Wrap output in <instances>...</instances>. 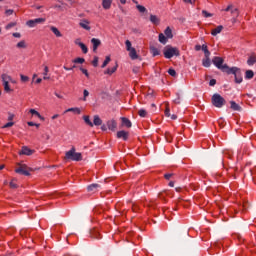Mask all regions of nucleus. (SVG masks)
Masks as SVG:
<instances>
[{
	"mask_svg": "<svg viewBox=\"0 0 256 256\" xmlns=\"http://www.w3.org/2000/svg\"><path fill=\"white\" fill-rule=\"evenodd\" d=\"M65 159L70 161H83V155L81 152H75V147H72L71 150L66 152Z\"/></svg>",
	"mask_w": 256,
	"mask_h": 256,
	"instance_id": "f257e3e1",
	"label": "nucleus"
},
{
	"mask_svg": "<svg viewBox=\"0 0 256 256\" xmlns=\"http://www.w3.org/2000/svg\"><path fill=\"white\" fill-rule=\"evenodd\" d=\"M180 52L177 47H172L170 45L164 48V57L165 59H172V57H179Z\"/></svg>",
	"mask_w": 256,
	"mask_h": 256,
	"instance_id": "f03ea898",
	"label": "nucleus"
},
{
	"mask_svg": "<svg viewBox=\"0 0 256 256\" xmlns=\"http://www.w3.org/2000/svg\"><path fill=\"white\" fill-rule=\"evenodd\" d=\"M225 60H223V58L219 57V56H215L212 59V63L215 65V67H217V69H220V71H222L223 73H227L228 69H230V67L227 64H223Z\"/></svg>",
	"mask_w": 256,
	"mask_h": 256,
	"instance_id": "7ed1b4c3",
	"label": "nucleus"
},
{
	"mask_svg": "<svg viewBox=\"0 0 256 256\" xmlns=\"http://www.w3.org/2000/svg\"><path fill=\"white\" fill-rule=\"evenodd\" d=\"M211 101L212 105L214 107H217V109H221L222 107H224L225 103H227V101H225V98L217 93L213 94Z\"/></svg>",
	"mask_w": 256,
	"mask_h": 256,
	"instance_id": "20e7f679",
	"label": "nucleus"
},
{
	"mask_svg": "<svg viewBox=\"0 0 256 256\" xmlns=\"http://www.w3.org/2000/svg\"><path fill=\"white\" fill-rule=\"evenodd\" d=\"M227 75H234L235 77V83H243V76L241 74V69L237 67L229 68L226 72Z\"/></svg>",
	"mask_w": 256,
	"mask_h": 256,
	"instance_id": "39448f33",
	"label": "nucleus"
},
{
	"mask_svg": "<svg viewBox=\"0 0 256 256\" xmlns=\"http://www.w3.org/2000/svg\"><path fill=\"white\" fill-rule=\"evenodd\" d=\"M15 173H18V175H25L26 177H29L31 173H29V170H27V165L25 164H19V167L15 169Z\"/></svg>",
	"mask_w": 256,
	"mask_h": 256,
	"instance_id": "423d86ee",
	"label": "nucleus"
},
{
	"mask_svg": "<svg viewBox=\"0 0 256 256\" xmlns=\"http://www.w3.org/2000/svg\"><path fill=\"white\" fill-rule=\"evenodd\" d=\"M2 81H3V85H4V91L6 93H11V88L9 87V81H11V76L7 75V74H3L2 75Z\"/></svg>",
	"mask_w": 256,
	"mask_h": 256,
	"instance_id": "0eeeda50",
	"label": "nucleus"
},
{
	"mask_svg": "<svg viewBox=\"0 0 256 256\" xmlns=\"http://www.w3.org/2000/svg\"><path fill=\"white\" fill-rule=\"evenodd\" d=\"M45 22V18H36L33 20H28L26 25L30 28L37 27V25H41Z\"/></svg>",
	"mask_w": 256,
	"mask_h": 256,
	"instance_id": "6e6552de",
	"label": "nucleus"
},
{
	"mask_svg": "<svg viewBox=\"0 0 256 256\" xmlns=\"http://www.w3.org/2000/svg\"><path fill=\"white\" fill-rule=\"evenodd\" d=\"M33 153H35V150H31V148L27 147V146H23L21 151L19 152V155H33Z\"/></svg>",
	"mask_w": 256,
	"mask_h": 256,
	"instance_id": "1a4fd4ad",
	"label": "nucleus"
},
{
	"mask_svg": "<svg viewBox=\"0 0 256 256\" xmlns=\"http://www.w3.org/2000/svg\"><path fill=\"white\" fill-rule=\"evenodd\" d=\"M91 43L93 45V52L97 53V49H99V46L101 45V40L98 38H92Z\"/></svg>",
	"mask_w": 256,
	"mask_h": 256,
	"instance_id": "9d476101",
	"label": "nucleus"
},
{
	"mask_svg": "<svg viewBox=\"0 0 256 256\" xmlns=\"http://www.w3.org/2000/svg\"><path fill=\"white\" fill-rule=\"evenodd\" d=\"M118 139H123V141H127L129 139V132L118 131L117 132Z\"/></svg>",
	"mask_w": 256,
	"mask_h": 256,
	"instance_id": "9b49d317",
	"label": "nucleus"
},
{
	"mask_svg": "<svg viewBox=\"0 0 256 256\" xmlns=\"http://www.w3.org/2000/svg\"><path fill=\"white\" fill-rule=\"evenodd\" d=\"M107 127L110 131H115V129H117V122L115 120H109L107 122Z\"/></svg>",
	"mask_w": 256,
	"mask_h": 256,
	"instance_id": "f8f14e48",
	"label": "nucleus"
},
{
	"mask_svg": "<svg viewBox=\"0 0 256 256\" xmlns=\"http://www.w3.org/2000/svg\"><path fill=\"white\" fill-rule=\"evenodd\" d=\"M129 52V57L135 61V59H139V55H137V50H135V48H132L130 50H128Z\"/></svg>",
	"mask_w": 256,
	"mask_h": 256,
	"instance_id": "ddd939ff",
	"label": "nucleus"
},
{
	"mask_svg": "<svg viewBox=\"0 0 256 256\" xmlns=\"http://www.w3.org/2000/svg\"><path fill=\"white\" fill-rule=\"evenodd\" d=\"M79 25L80 27H82V29H85L86 31H91V26H89V22L87 20H82Z\"/></svg>",
	"mask_w": 256,
	"mask_h": 256,
	"instance_id": "4468645a",
	"label": "nucleus"
},
{
	"mask_svg": "<svg viewBox=\"0 0 256 256\" xmlns=\"http://www.w3.org/2000/svg\"><path fill=\"white\" fill-rule=\"evenodd\" d=\"M159 43H162V45H167L168 38L165 34L160 33L158 36Z\"/></svg>",
	"mask_w": 256,
	"mask_h": 256,
	"instance_id": "2eb2a0df",
	"label": "nucleus"
},
{
	"mask_svg": "<svg viewBox=\"0 0 256 256\" xmlns=\"http://www.w3.org/2000/svg\"><path fill=\"white\" fill-rule=\"evenodd\" d=\"M150 53L153 57H157L158 55H161V51L157 49L155 46H150Z\"/></svg>",
	"mask_w": 256,
	"mask_h": 256,
	"instance_id": "dca6fc26",
	"label": "nucleus"
},
{
	"mask_svg": "<svg viewBox=\"0 0 256 256\" xmlns=\"http://www.w3.org/2000/svg\"><path fill=\"white\" fill-rule=\"evenodd\" d=\"M222 31H223V26L219 25L211 31V35H213V37H217V35H219V33H221Z\"/></svg>",
	"mask_w": 256,
	"mask_h": 256,
	"instance_id": "f3484780",
	"label": "nucleus"
},
{
	"mask_svg": "<svg viewBox=\"0 0 256 256\" xmlns=\"http://www.w3.org/2000/svg\"><path fill=\"white\" fill-rule=\"evenodd\" d=\"M90 237H92V239H101V234H99L98 230L93 229L90 231Z\"/></svg>",
	"mask_w": 256,
	"mask_h": 256,
	"instance_id": "a211bd4d",
	"label": "nucleus"
},
{
	"mask_svg": "<svg viewBox=\"0 0 256 256\" xmlns=\"http://www.w3.org/2000/svg\"><path fill=\"white\" fill-rule=\"evenodd\" d=\"M255 63H256V56L252 54L247 60V65H249V67H253Z\"/></svg>",
	"mask_w": 256,
	"mask_h": 256,
	"instance_id": "6ab92c4d",
	"label": "nucleus"
},
{
	"mask_svg": "<svg viewBox=\"0 0 256 256\" xmlns=\"http://www.w3.org/2000/svg\"><path fill=\"white\" fill-rule=\"evenodd\" d=\"M88 191L89 192H92V191H99V189H101V185L99 184H91L87 187Z\"/></svg>",
	"mask_w": 256,
	"mask_h": 256,
	"instance_id": "aec40b11",
	"label": "nucleus"
},
{
	"mask_svg": "<svg viewBox=\"0 0 256 256\" xmlns=\"http://www.w3.org/2000/svg\"><path fill=\"white\" fill-rule=\"evenodd\" d=\"M102 124H103V120H101L99 115H95L93 120V125H95L96 127H99V125H102Z\"/></svg>",
	"mask_w": 256,
	"mask_h": 256,
	"instance_id": "412c9836",
	"label": "nucleus"
},
{
	"mask_svg": "<svg viewBox=\"0 0 256 256\" xmlns=\"http://www.w3.org/2000/svg\"><path fill=\"white\" fill-rule=\"evenodd\" d=\"M111 3L113 0H102L103 9H111Z\"/></svg>",
	"mask_w": 256,
	"mask_h": 256,
	"instance_id": "4be33fe9",
	"label": "nucleus"
},
{
	"mask_svg": "<svg viewBox=\"0 0 256 256\" xmlns=\"http://www.w3.org/2000/svg\"><path fill=\"white\" fill-rule=\"evenodd\" d=\"M230 107L233 111H241V106H239L235 101L230 102Z\"/></svg>",
	"mask_w": 256,
	"mask_h": 256,
	"instance_id": "5701e85b",
	"label": "nucleus"
},
{
	"mask_svg": "<svg viewBox=\"0 0 256 256\" xmlns=\"http://www.w3.org/2000/svg\"><path fill=\"white\" fill-rule=\"evenodd\" d=\"M164 34L166 35L167 39H173V31L170 27H167L164 31Z\"/></svg>",
	"mask_w": 256,
	"mask_h": 256,
	"instance_id": "b1692460",
	"label": "nucleus"
},
{
	"mask_svg": "<svg viewBox=\"0 0 256 256\" xmlns=\"http://www.w3.org/2000/svg\"><path fill=\"white\" fill-rule=\"evenodd\" d=\"M64 113H77V115H81V109H79V108H68Z\"/></svg>",
	"mask_w": 256,
	"mask_h": 256,
	"instance_id": "393cba45",
	"label": "nucleus"
},
{
	"mask_svg": "<svg viewBox=\"0 0 256 256\" xmlns=\"http://www.w3.org/2000/svg\"><path fill=\"white\" fill-rule=\"evenodd\" d=\"M117 67H118V65L116 64L114 67L108 68V69L104 72L105 75H113V73H115V71H117Z\"/></svg>",
	"mask_w": 256,
	"mask_h": 256,
	"instance_id": "a878e982",
	"label": "nucleus"
},
{
	"mask_svg": "<svg viewBox=\"0 0 256 256\" xmlns=\"http://www.w3.org/2000/svg\"><path fill=\"white\" fill-rule=\"evenodd\" d=\"M17 49H27V42L22 40L16 44Z\"/></svg>",
	"mask_w": 256,
	"mask_h": 256,
	"instance_id": "bb28decb",
	"label": "nucleus"
},
{
	"mask_svg": "<svg viewBox=\"0 0 256 256\" xmlns=\"http://www.w3.org/2000/svg\"><path fill=\"white\" fill-rule=\"evenodd\" d=\"M50 30L52 31V33H54V35H56V37H62L61 31H59L57 27L51 26Z\"/></svg>",
	"mask_w": 256,
	"mask_h": 256,
	"instance_id": "cd10ccee",
	"label": "nucleus"
},
{
	"mask_svg": "<svg viewBox=\"0 0 256 256\" xmlns=\"http://www.w3.org/2000/svg\"><path fill=\"white\" fill-rule=\"evenodd\" d=\"M30 113H31V115H36V117L38 119H41V121L45 120V118L43 116H41V114L39 112H37V110H35V109H30Z\"/></svg>",
	"mask_w": 256,
	"mask_h": 256,
	"instance_id": "c85d7f7f",
	"label": "nucleus"
},
{
	"mask_svg": "<svg viewBox=\"0 0 256 256\" xmlns=\"http://www.w3.org/2000/svg\"><path fill=\"white\" fill-rule=\"evenodd\" d=\"M122 125L124 126V127H128V128H130L131 127V120H129L128 118H125V117H123L122 118Z\"/></svg>",
	"mask_w": 256,
	"mask_h": 256,
	"instance_id": "c756f323",
	"label": "nucleus"
},
{
	"mask_svg": "<svg viewBox=\"0 0 256 256\" xmlns=\"http://www.w3.org/2000/svg\"><path fill=\"white\" fill-rule=\"evenodd\" d=\"M253 77H255L253 70H247L245 73V79H253Z\"/></svg>",
	"mask_w": 256,
	"mask_h": 256,
	"instance_id": "7c9ffc66",
	"label": "nucleus"
},
{
	"mask_svg": "<svg viewBox=\"0 0 256 256\" xmlns=\"http://www.w3.org/2000/svg\"><path fill=\"white\" fill-rule=\"evenodd\" d=\"M150 21L154 25H159V18L156 15L151 14L150 15Z\"/></svg>",
	"mask_w": 256,
	"mask_h": 256,
	"instance_id": "2f4dec72",
	"label": "nucleus"
},
{
	"mask_svg": "<svg viewBox=\"0 0 256 256\" xmlns=\"http://www.w3.org/2000/svg\"><path fill=\"white\" fill-rule=\"evenodd\" d=\"M203 67H211V58H204L202 60Z\"/></svg>",
	"mask_w": 256,
	"mask_h": 256,
	"instance_id": "473e14b6",
	"label": "nucleus"
},
{
	"mask_svg": "<svg viewBox=\"0 0 256 256\" xmlns=\"http://www.w3.org/2000/svg\"><path fill=\"white\" fill-rule=\"evenodd\" d=\"M109 63H111V57L110 56H106L101 68L105 69V67H107V65H109Z\"/></svg>",
	"mask_w": 256,
	"mask_h": 256,
	"instance_id": "72a5a7b5",
	"label": "nucleus"
},
{
	"mask_svg": "<svg viewBox=\"0 0 256 256\" xmlns=\"http://www.w3.org/2000/svg\"><path fill=\"white\" fill-rule=\"evenodd\" d=\"M136 9L139 11V13H147V8H145L143 5L137 4Z\"/></svg>",
	"mask_w": 256,
	"mask_h": 256,
	"instance_id": "f704fd0d",
	"label": "nucleus"
},
{
	"mask_svg": "<svg viewBox=\"0 0 256 256\" xmlns=\"http://www.w3.org/2000/svg\"><path fill=\"white\" fill-rule=\"evenodd\" d=\"M80 49H82V53H84L85 55H87V53H89V48H87V45H85L84 43L79 44Z\"/></svg>",
	"mask_w": 256,
	"mask_h": 256,
	"instance_id": "c9c22d12",
	"label": "nucleus"
},
{
	"mask_svg": "<svg viewBox=\"0 0 256 256\" xmlns=\"http://www.w3.org/2000/svg\"><path fill=\"white\" fill-rule=\"evenodd\" d=\"M83 119L86 125H89V127H93V122H91V119L89 118V116H84Z\"/></svg>",
	"mask_w": 256,
	"mask_h": 256,
	"instance_id": "e433bc0d",
	"label": "nucleus"
},
{
	"mask_svg": "<svg viewBox=\"0 0 256 256\" xmlns=\"http://www.w3.org/2000/svg\"><path fill=\"white\" fill-rule=\"evenodd\" d=\"M138 115H139L140 117H147V110H145V109H140V110L138 111Z\"/></svg>",
	"mask_w": 256,
	"mask_h": 256,
	"instance_id": "4c0bfd02",
	"label": "nucleus"
},
{
	"mask_svg": "<svg viewBox=\"0 0 256 256\" xmlns=\"http://www.w3.org/2000/svg\"><path fill=\"white\" fill-rule=\"evenodd\" d=\"M93 67H98L99 66V57L94 56V59L92 61Z\"/></svg>",
	"mask_w": 256,
	"mask_h": 256,
	"instance_id": "58836bf2",
	"label": "nucleus"
},
{
	"mask_svg": "<svg viewBox=\"0 0 256 256\" xmlns=\"http://www.w3.org/2000/svg\"><path fill=\"white\" fill-rule=\"evenodd\" d=\"M48 73H49V67L45 66V67H44V73H43V75H44L43 79H44V80L49 79V77H47V74H48Z\"/></svg>",
	"mask_w": 256,
	"mask_h": 256,
	"instance_id": "ea45409f",
	"label": "nucleus"
},
{
	"mask_svg": "<svg viewBox=\"0 0 256 256\" xmlns=\"http://www.w3.org/2000/svg\"><path fill=\"white\" fill-rule=\"evenodd\" d=\"M168 74L171 75V77H177V72L173 68L168 70Z\"/></svg>",
	"mask_w": 256,
	"mask_h": 256,
	"instance_id": "a19ab883",
	"label": "nucleus"
},
{
	"mask_svg": "<svg viewBox=\"0 0 256 256\" xmlns=\"http://www.w3.org/2000/svg\"><path fill=\"white\" fill-rule=\"evenodd\" d=\"M125 45H126V50H127V51H130L131 49H133V47L131 46V45H132V44H131V41L126 40V41H125Z\"/></svg>",
	"mask_w": 256,
	"mask_h": 256,
	"instance_id": "79ce46f5",
	"label": "nucleus"
},
{
	"mask_svg": "<svg viewBox=\"0 0 256 256\" xmlns=\"http://www.w3.org/2000/svg\"><path fill=\"white\" fill-rule=\"evenodd\" d=\"M73 63L83 64V63H85V59L84 58H76L73 60Z\"/></svg>",
	"mask_w": 256,
	"mask_h": 256,
	"instance_id": "37998d69",
	"label": "nucleus"
},
{
	"mask_svg": "<svg viewBox=\"0 0 256 256\" xmlns=\"http://www.w3.org/2000/svg\"><path fill=\"white\" fill-rule=\"evenodd\" d=\"M202 15L206 18H209V17H213V14L207 12V10H203L202 11Z\"/></svg>",
	"mask_w": 256,
	"mask_h": 256,
	"instance_id": "c03bdc74",
	"label": "nucleus"
},
{
	"mask_svg": "<svg viewBox=\"0 0 256 256\" xmlns=\"http://www.w3.org/2000/svg\"><path fill=\"white\" fill-rule=\"evenodd\" d=\"M15 25H17V23L11 22L8 25H6L5 29H7L9 31V29H13V27H15Z\"/></svg>",
	"mask_w": 256,
	"mask_h": 256,
	"instance_id": "a18cd8bd",
	"label": "nucleus"
},
{
	"mask_svg": "<svg viewBox=\"0 0 256 256\" xmlns=\"http://www.w3.org/2000/svg\"><path fill=\"white\" fill-rule=\"evenodd\" d=\"M13 125H15L14 122H8L2 127V129H9V127H13Z\"/></svg>",
	"mask_w": 256,
	"mask_h": 256,
	"instance_id": "49530a36",
	"label": "nucleus"
},
{
	"mask_svg": "<svg viewBox=\"0 0 256 256\" xmlns=\"http://www.w3.org/2000/svg\"><path fill=\"white\" fill-rule=\"evenodd\" d=\"M80 71H82V73L85 75V77L89 78V72L87 71V69L80 67Z\"/></svg>",
	"mask_w": 256,
	"mask_h": 256,
	"instance_id": "de8ad7c7",
	"label": "nucleus"
},
{
	"mask_svg": "<svg viewBox=\"0 0 256 256\" xmlns=\"http://www.w3.org/2000/svg\"><path fill=\"white\" fill-rule=\"evenodd\" d=\"M83 95H84L83 101H87V97H89V91L88 90H84L83 91Z\"/></svg>",
	"mask_w": 256,
	"mask_h": 256,
	"instance_id": "09e8293b",
	"label": "nucleus"
},
{
	"mask_svg": "<svg viewBox=\"0 0 256 256\" xmlns=\"http://www.w3.org/2000/svg\"><path fill=\"white\" fill-rule=\"evenodd\" d=\"M166 141H167L168 143H171V141H173V136H171L169 133L166 134Z\"/></svg>",
	"mask_w": 256,
	"mask_h": 256,
	"instance_id": "8fccbe9b",
	"label": "nucleus"
},
{
	"mask_svg": "<svg viewBox=\"0 0 256 256\" xmlns=\"http://www.w3.org/2000/svg\"><path fill=\"white\" fill-rule=\"evenodd\" d=\"M210 87H215V85H217V80L215 79H211L209 82Z\"/></svg>",
	"mask_w": 256,
	"mask_h": 256,
	"instance_id": "3c124183",
	"label": "nucleus"
},
{
	"mask_svg": "<svg viewBox=\"0 0 256 256\" xmlns=\"http://www.w3.org/2000/svg\"><path fill=\"white\" fill-rule=\"evenodd\" d=\"M204 57L205 59H210L211 57V52L209 50H207L206 52H204Z\"/></svg>",
	"mask_w": 256,
	"mask_h": 256,
	"instance_id": "603ef678",
	"label": "nucleus"
},
{
	"mask_svg": "<svg viewBox=\"0 0 256 256\" xmlns=\"http://www.w3.org/2000/svg\"><path fill=\"white\" fill-rule=\"evenodd\" d=\"M21 81H23L24 83H27V81H29V78L25 75H21Z\"/></svg>",
	"mask_w": 256,
	"mask_h": 256,
	"instance_id": "864d4df0",
	"label": "nucleus"
},
{
	"mask_svg": "<svg viewBox=\"0 0 256 256\" xmlns=\"http://www.w3.org/2000/svg\"><path fill=\"white\" fill-rule=\"evenodd\" d=\"M165 116L166 117H171V110H169V107H167L166 110H165Z\"/></svg>",
	"mask_w": 256,
	"mask_h": 256,
	"instance_id": "5fc2aeb1",
	"label": "nucleus"
},
{
	"mask_svg": "<svg viewBox=\"0 0 256 256\" xmlns=\"http://www.w3.org/2000/svg\"><path fill=\"white\" fill-rule=\"evenodd\" d=\"M12 35H13L16 39H21V33H19V32H14Z\"/></svg>",
	"mask_w": 256,
	"mask_h": 256,
	"instance_id": "6e6d98bb",
	"label": "nucleus"
},
{
	"mask_svg": "<svg viewBox=\"0 0 256 256\" xmlns=\"http://www.w3.org/2000/svg\"><path fill=\"white\" fill-rule=\"evenodd\" d=\"M5 15L9 16V15H13V10L12 9H8L5 11Z\"/></svg>",
	"mask_w": 256,
	"mask_h": 256,
	"instance_id": "4d7b16f0",
	"label": "nucleus"
},
{
	"mask_svg": "<svg viewBox=\"0 0 256 256\" xmlns=\"http://www.w3.org/2000/svg\"><path fill=\"white\" fill-rule=\"evenodd\" d=\"M201 49L204 53L209 51V49L207 48V44H203Z\"/></svg>",
	"mask_w": 256,
	"mask_h": 256,
	"instance_id": "13d9d810",
	"label": "nucleus"
},
{
	"mask_svg": "<svg viewBox=\"0 0 256 256\" xmlns=\"http://www.w3.org/2000/svg\"><path fill=\"white\" fill-rule=\"evenodd\" d=\"M11 189H17V184L15 182H10Z\"/></svg>",
	"mask_w": 256,
	"mask_h": 256,
	"instance_id": "bf43d9fd",
	"label": "nucleus"
},
{
	"mask_svg": "<svg viewBox=\"0 0 256 256\" xmlns=\"http://www.w3.org/2000/svg\"><path fill=\"white\" fill-rule=\"evenodd\" d=\"M164 177H165V179H167L169 181V179H171V177H173V174H171V173L165 174Z\"/></svg>",
	"mask_w": 256,
	"mask_h": 256,
	"instance_id": "052dcab7",
	"label": "nucleus"
},
{
	"mask_svg": "<svg viewBox=\"0 0 256 256\" xmlns=\"http://www.w3.org/2000/svg\"><path fill=\"white\" fill-rule=\"evenodd\" d=\"M184 3H190V5H194L195 4V0H183Z\"/></svg>",
	"mask_w": 256,
	"mask_h": 256,
	"instance_id": "680f3d73",
	"label": "nucleus"
},
{
	"mask_svg": "<svg viewBox=\"0 0 256 256\" xmlns=\"http://www.w3.org/2000/svg\"><path fill=\"white\" fill-rule=\"evenodd\" d=\"M15 117V115L9 113V116H8V121H13V118Z\"/></svg>",
	"mask_w": 256,
	"mask_h": 256,
	"instance_id": "e2e57ef3",
	"label": "nucleus"
},
{
	"mask_svg": "<svg viewBox=\"0 0 256 256\" xmlns=\"http://www.w3.org/2000/svg\"><path fill=\"white\" fill-rule=\"evenodd\" d=\"M74 43H75V45H78V47H79V44H82L83 42H81V39L78 38L75 40Z\"/></svg>",
	"mask_w": 256,
	"mask_h": 256,
	"instance_id": "0e129e2a",
	"label": "nucleus"
},
{
	"mask_svg": "<svg viewBox=\"0 0 256 256\" xmlns=\"http://www.w3.org/2000/svg\"><path fill=\"white\" fill-rule=\"evenodd\" d=\"M201 49H202L201 45L198 44L195 46V51H201Z\"/></svg>",
	"mask_w": 256,
	"mask_h": 256,
	"instance_id": "69168bd1",
	"label": "nucleus"
},
{
	"mask_svg": "<svg viewBox=\"0 0 256 256\" xmlns=\"http://www.w3.org/2000/svg\"><path fill=\"white\" fill-rule=\"evenodd\" d=\"M174 103H176L177 105H179V103H181V98H176L175 100H174Z\"/></svg>",
	"mask_w": 256,
	"mask_h": 256,
	"instance_id": "338daca9",
	"label": "nucleus"
},
{
	"mask_svg": "<svg viewBox=\"0 0 256 256\" xmlns=\"http://www.w3.org/2000/svg\"><path fill=\"white\" fill-rule=\"evenodd\" d=\"M132 71H133V73L137 74V73H139V68L138 67H134Z\"/></svg>",
	"mask_w": 256,
	"mask_h": 256,
	"instance_id": "774afa93",
	"label": "nucleus"
}]
</instances>
